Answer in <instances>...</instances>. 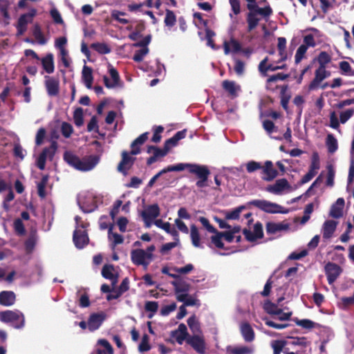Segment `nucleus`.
<instances>
[{
	"instance_id": "obj_1",
	"label": "nucleus",
	"mask_w": 354,
	"mask_h": 354,
	"mask_svg": "<svg viewBox=\"0 0 354 354\" xmlns=\"http://www.w3.org/2000/svg\"><path fill=\"white\" fill-rule=\"evenodd\" d=\"M263 2L264 3L263 7H259L257 1L247 3V8L249 10L247 15L249 31L255 28L261 19L268 21L272 14V9L269 3L266 0H263Z\"/></svg>"
},
{
	"instance_id": "obj_2",
	"label": "nucleus",
	"mask_w": 354,
	"mask_h": 354,
	"mask_svg": "<svg viewBox=\"0 0 354 354\" xmlns=\"http://www.w3.org/2000/svg\"><path fill=\"white\" fill-rule=\"evenodd\" d=\"M64 158L69 165L82 171H88L93 169L100 161V158L97 156H91L80 159L71 152H66Z\"/></svg>"
},
{
	"instance_id": "obj_3",
	"label": "nucleus",
	"mask_w": 354,
	"mask_h": 354,
	"mask_svg": "<svg viewBox=\"0 0 354 354\" xmlns=\"http://www.w3.org/2000/svg\"><path fill=\"white\" fill-rule=\"evenodd\" d=\"M155 250V246L151 245L146 250L142 249L133 250L131 252V258L133 263L138 266H143L147 268L149 264L152 261Z\"/></svg>"
},
{
	"instance_id": "obj_4",
	"label": "nucleus",
	"mask_w": 354,
	"mask_h": 354,
	"mask_svg": "<svg viewBox=\"0 0 354 354\" xmlns=\"http://www.w3.org/2000/svg\"><path fill=\"white\" fill-rule=\"evenodd\" d=\"M101 198L93 192L82 193L78 196V203L84 212H91L97 207Z\"/></svg>"
},
{
	"instance_id": "obj_5",
	"label": "nucleus",
	"mask_w": 354,
	"mask_h": 354,
	"mask_svg": "<svg viewBox=\"0 0 354 354\" xmlns=\"http://www.w3.org/2000/svg\"><path fill=\"white\" fill-rule=\"evenodd\" d=\"M0 320L5 323L10 324L16 328H22L24 326V316L19 310H6L0 313Z\"/></svg>"
},
{
	"instance_id": "obj_6",
	"label": "nucleus",
	"mask_w": 354,
	"mask_h": 354,
	"mask_svg": "<svg viewBox=\"0 0 354 354\" xmlns=\"http://www.w3.org/2000/svg\"><path fill=\"white\" fill-rule=\"evenodd\" d=\"M75 220L76 222L77 227L73 234V241L75 246L77 248L81 249L83 248L88 243V241L87 234L86 233L85 230H83L86 227L87 224H80V218L79 216H76L75 218Z\"/></svg>"
},
{
	"instance_id": "obj_7",
	"label": "nucleus",
	"mask_w": 354,
	"mask_h": 354,
	"mask_svg": "<svg viewBox=\"0 0 354 354\" xmlns=\"http://www.w3.org/2000/svg\"><path fill=\"white\" fill-rule=\"evenodd\" d=\"M146 227H150L160 215V207L157 204L148 205L140 213Z\"/></svg>"
},
{
	"instance_id": "obj_8",
	"label": "nucleus",
	"mask_w": 354,
	"mask_h": 354,
	"mask_svg": "<svg viewBox=\"0 0 354 354\" xmlns=\"http://www.w3.org/2000/svg\"><path fill=\"white\" fill-rule=\"evenodd\" d=\"M254 206L263 210L266 212L275 214V213H288L287 210H283V207L281 205L265 200H255L251 203Z\"/></svg>"
},
{
	"instance_id": "obj_9",
	"label": "nucleus",
	"mask_w": 354,
	"mask_h": 354,
	"mask_svg": "<svg viewBox=\"0 0 354 354\" xmlns=\"http://www.w3.org/2000/svg\"><path fill=\"white\" fill-rule=\"evenodd\" d=\"M266 191L275 195H282L292 191V187L285 178L277 180L274 184L268 185Z\"/></svg>"
},
{
	"instance_id": "obj_10",
	"label": "nucleus",
	"mask_w": 354,
	"mask_h": 354,
	"mask_svg": "<svg viewBox=\"0 0 354 354\" xmlns=\"http://www.w3.org/2000/svg\"><path fill=\"white\" fill-rule=\"evenodd\" d=\"M243 234L248 241L254 242L257 239L263 237L262 225L259 222H257L252 226L249 225L248 228L243 230Z\"/></svg>"
},
{
	"instance_id": "obj_11",
	"label": "nucleus",
	"mask_w": 354,
	"mask_h": 354,
	"mask_svg": "<svg viewBox=\"0 0 354 354\" xmlns=\"http://www.w3.org/2000/svg\"><path fill=\"white\" fill-rule=\"evenodd\" d=\"M175 289L178 300H183L190 290V285L183 279H178L171 282Z\"/></svg>"
},
{
	"instance_id": "obj_12",
	"label": "nucleus",
	"mask_w": 354,
	"mask_h": 354,
	"mask_svg": "<svg viewBox=\"0 0 354 354\" xmlns=\"http://www.w3.org/2000/svg\"><path fill=\"white\" fill-rule=\"evenodd\" d=\"M56 149L57 145L56 143L54 142L52 143L50 147L44 149L41 153L39 156L37 160V166L41 170L44 169L46 160H50L53 158Z\"/></svg>"
},
{
	"instance_id": "obj_13",
	"label": "nucleus",
	"mask_w": 354,
	"mask_h": 354,
	"mask_svg": "<svg viewBox=\"0 0 354 354\" xmlns=\"http://www.w3.org/2000/svg\"><path fill=\"white\" fill-rule=\"evenodd\" d=\"M44 85L48 95L55 96L59 93V80L58 77L45 75Z\"/></svg>"
},
{
	"instance_id": "obj_14",
	"label": "nucleus",
	"mask_w": 354,
	"mask_h": 354,
	"mask_svg": "<svg viewBox=\"0 0 354 354\" xmlns=\"http://www.w3.org/2000/svg\"><path fill=\"white\" fill-rule=\"evenodd\" d=\"M264 310L270 315H277L280 320H288L290 319L291 316L290 313H285L283 312L281 308L278 307L277 305L270 302L267 301L264 304Z\"/></svg>"
},
{
	"instance_id": "obj_15",
	"label": "nucleus",
	"mask_w": 354,
	"mask_h": 354,
	"mask_svg": "<svg viewBox=\"0 0 354 354\" xmlns=\"http://www.w3.org/2000/svg\"><path fill=\"white\" fill-rule=\"evenodd\" d=\"M330 75V73L326 70V66H319L315 72V77L309 85V89L313 90L316 88L324 80Z\"/></svg>"
},
{
	"instance_id": "obj_16",
	"label": "nucleus",
	"mask_w": 354,
	"mask_h": 354,
	"mask_svg": "<svg viewBox=\"0 0 354 354\" xmlns=\"http://www.w3.org/2000/svg\"><path fill=\"white\" fill-rule=\"evenodd\" d=\"M187 343L200 354H203L205 351V340L200 334L189 337L187 339Z\"/></svg>"
},
{
	"instance_id": "obj_17",
	"label": "nucleus",
	"mask_w": 354,
	"mask_h": 354,
	"mask_svg": "<svg viewBox=\"0 0 354 354\" xmlns=\"http://www.w3.org/2000/svg\"><path fill=\"white\" fill-rule=\"evenodd\" d=\"M37 11L35 9H31L28 13L22 15L18 21L17 30L19 34L22 35L27 28V25L31 23Z\"/></svg>"
},
{
	"instance_id": "obj_18",
	"label": "nucleus",
	"mask_w": 354,
	"mask_h": 354,
	"mask_svg": "<svg viewBox=\"0 0 354 354\" xmlns=\"http://www.w3.org/2000/svg\"><path fill=\"white\" fill-rule=\"evenodd\" d=\"M325 271L329 284H333L342 272V268L337 264L328 263L325 266Z\"/></svg>"
},
{
	"instance_id": "obj_19",
	"label": "nucleus",
	"mask_w": 354,
	"mask_h": 354,
	"mask_svg": "<svg viewBox=\"0 0 354 354\" xmlns=\"http://www.w3.org/2000/svg\"><path fill=\"white\" fill-rule=\"evenodd\" d=\"M109 73L111 79L106 76L104 77V82L105 86L109 88H113L120 86V75L118 72L111 65H109Z\"/></svg>"
},
{
	"instance_id": "obj_20",
	"label": "nucleus",
	"mask_w": 354,
	"mask_h": 354,
	"mask_svg": "<svg viewBox=\"0 0 354 354\" xmlns=\"http://www.w3.org/2000/svg\"><path fill=\"white\" fill-rule=\"evenodd\" d=\"M268 58L266 57L263 59L259 65V72L264 76L266 75V73L268 71H274L278 69H283L286 67V65L283 64H281L279 62L277 64L270 63L268 64Z\"/></svg>"
},
{
	"instance_id": "obj_21",
	"label": "nucleus",
	"mask_w": 354,
	"mask_h": 354,
	"mask_svg": "<svg viewBox=\"0 0 354 354\" xmlns=\"http://www.w3.org/2000/svg\"><path fill=\"white\" fill-rule=\"evenodd\" d=\"M171 337L180 345L189 337L187 326L184 324H180L178 328L171 332Z\"/></svg>"
},
{
	"instance_id": "obj_22",
	"label": "nucleus",
	"mask_w": 354,
	"mask_h": 354,
	"mask_svg": "<svg viewBox=\"0 0 354 354\" xmlns=\"http://www.w3.org/2000/svg\"><path fill=\"white\" fill-rule=\"evenodd\" d=\"M106 318L103 313H93L91 315L88 320V328L91 331H93L100 328Z\"/></svg>"
},
{
	"instance_id": "obj_23",
	"label": "nucleus",
	"mask_w": 354,
	"mask_h": 354,
	"mask_svg": "<svg viewBox=\"0 0 354 354\" xmlns=\"http://www.w3.org/2000/svg\"><path fill=\"white\" fill-rule=\"evenodd\" d=\"M262 173L264 174L263 179L266 181H271L275 178L278 172L273 167V164L271 161L267 160L265 162L264 165H262Z\"/></svg>"
},
{
	"instance_id": "obj_24",
	"label": "nucleus",
	"mask_w": 354,
	"mask_h": 354,
	"mask_svg": "<svg viewBox=\"0 0 354 354\" xmlns=\"http://www.w3.org/2000/svg\"><path fill=\"white\" fill-rule=\"evenodd\" d=\"M41 62L44 71L48 74H51L55 71L54 55L49 53L44 57L39 59Z\"/></svg>"
},
{
	"instance_id": "obj_25",
	"label": "nucleus",
	"mask_w": 354,
	"mask_h": 354,
	"mask_svg": "<svg viewBox=\"0 0 354 354\" xmlns=\"http://www.w3.org/2000/svg\"><path fill=\"white\" fill-rule=\"evenodd\" d=\"M93 354H113V349L107 340L100 339L97 341Z\"/></svg>"
},
{
	"instance_id": "obj_26",
	"label": "nucleus",
	"mask_w": 354,
	"mask_h": 354,
	"mask_svg": "<svg viewBox=\"0 0 354 354\" xmlns=\"http://www.w3.org/2000/svg\"><path fill=\"white\" fill-rule=\"evenodd\" d=\"M344 207V200L343 198H339L336 202L331 206L330 216L335 218H339L343 215V209Z\"/></svg>"
},
{
	"instance_id": "obj_27",
	"label": "nucleus",
	"mask_w": 354,
	"mask_h": 354,
	"mask_svg": "<svg viewBox=\"0 0 354 354\" xmlns=\"http://www.w3.org/2000/svg\"><path fill=\"white\" fill-rule=\"evenodd\" d=\"M338 223L335 221L328 220L324 222L322 227V234L324 239H328L332 237L335 232Z\"/></svg>"
},
{
	"instance_id": "obj_28",
	"label": "nucleus",
	"mask_w": 354,
	"mask_h": 354,
	"mask_svg": "<svg viewBox=\"0 0 354 354\" xmlns=\"http://www.w3.org/2000/svg\"><path fill=\"white\" fill-rule=\"evenodd\" d=\"M223 48L225 55H228L230 53L234 54L241 51V46L238 41L231 39L230 41H224Z\"/></svg>"
},
{
	"instance_id": "obj_29",
	"label": "nucleus",
	"mask_w": 354,
	"mask_h": 354,
	"mask_svg": "<svg viewBox=\"0 0 354 354\" xmlns=\"http://www.w3.org/2000/svg\"><path fill=\"white\" fill-rule=\"evenodd\" d=\"M188 171L193 174H195L198 178L209 176V171L207 166L201 165L197 164H190L188 168Z\"/></svg>"
},
{
	"instance_id": "obj_30",
	"label": "nucleus",
	"mask_w": 354,
	"mask_h": 354,
	"mask_svg": "<svg viewBox=\"0 0 354 354\" xmlns=\"http://www.w3.org/2000/svg\"><path fill=\"white\" fill-rule=\"evenodd\" d=\"M16 300V295L12 291H2L0 292V304L4 306L13 305Z\"/></svg>"
},
{
	"instance_id": "obj_31",
	"label": "nucleus",
	"mask_w": 354,
	"mask_h": 354,
	"mask_svg": "<svg viewBox=\"0 0 354 354\" xmlns=\"http://www.w3.org/2000/svg\"><path fill=\"white\" fill-rule=\"evenodd\" d=\"M254 353L253 346H228L226 348L227 354H252Z\"/></svg>"
},
{
	"instance_id": "obj_32",
	"label": "nucleus",
	"mask_w": 354,
	"mask_h": 354,
	"mask_svg": "<svg viewBox=\"0 0 354 354\" xmlns=\"http://www.w3.org/2000/svg\"><path fill=\"white\" fill-rule=\"evenodd\" d=\"M82 80L87 88H92V84L93 82L92 69L86 65L84 66L82 71Z\"/></svg>"
},
{
	"instance_id": "obj_33",
	"label": "nucleus",
	"mask_w": 354,
	"mask_h": 354,
	"mask_svg": "<svg viewBox=\"0 0 354 354\" xmlns=\"http://www.w3.org/2000/svg\"><path fill=\"white\" fill-rule=\"evenodd\" d=\"M122 156V159L118 165V170L123 174H126L127 169L132 165L134 159L126 151H123Z\"/></svg>"
},
{
	"instance_id": "obj_34",
	"label": "nucleus",
	"mask_w": 354,
	"mask_h": 354,
	"mask_svg": "<svg viewBox=\"0 0 354 354\" xmlns=\"http://www.w3.org/2000/svg\"><path fill=\"white\" fill-rule=\"evenodd\" d=\"M102 274L104 278L111 280L113 284L117 283V274L113 266H104L102 270Z\"/></svg>"
},
{
	"instance_id": "obj_35",
	"label": "nucleus",
	"mask_w": 354,
	"mask_h": 354,
	"mask_svg": "<svg viewBox=\"0 0 354 354\" xmlns=\"http://www.w3.org/2000/svg\"><path fill=\"white\" fill-rule=\"evenodd\" d=\"M190 238L192 243L195 248H203V245L201 241V236L198 230L195 225H192L190 226Z\"/></svg>"
},
{
	"instance_id": "obj_36",
	"label": "nucleus",
	"mask_w": 354,
	"mask_h": 354,
	"mask_svg": "<svg viewBox=\"0 0 354 354\" xmlns=\"http://www.w3.org/2000/svg\"><path fill=\"white\" fill-rule=\"evenodd\" d=\"M148 138V133H144L137 138L131 144V151L132 155H137L140 153L139 147L142 145Z\"/></svg>"
},
{
	"instance_id": "obj_37",
	"label": "nucleus",
	"mask_w": 354,
	"mask_h": 354,
	"mask_svg": "<svg viewBox=\"0 0 354 354\" xmlns=\"http://www.w3.org/2000/svg\"><path fill=\"white\" fill-rule=\"evenodd\" d=\"M241 334L246 342H252L254 338V331L248 323H243L240 326Z\"/></svg>"
},
{
	"instance_id": "obj_38",
	"label": "nucleus",
	"mask_w": 354,
	"mask_h": 354,
	"mask_svg": "<svg viewBox=\"0 0 354 354\" xmlns=\"http://www.w3.org/2000/svg\"><path fill=\"white\" fill-rule=\"evenodd\" d=\"M288 228V225L282 223H268L266 226L267 232L270 234H275Z\"/></svg>"
},
{
	"instance_id": "obj_39",
	"label": "nucleus",
	"mask_w": 354,
	"mask_h": 354,
	"mask_svg": "<svg viewBox=\"0 0 354 354\" xmlns=\"http://www.w3.org/2000/svg\"><path fill=\"white\" fill-rule=\"evenodd\" d=\"M32 35L39 44L44 45L47 43L48 39L44 37L41 29L38 24H35L34 26L32 29Z\"/></svg>"
},
{
	"instance_id": "obj_40",
	"label": "nucleus",
	"mask_w": 354,
	"mask_h": 354,
	"mask_svg": "<svg viewBox=\"0 0 354 354\" xmlns=\"http://www.w3.org/2000/svg\"><path fill=\"white\" fill-rule=\"evenodd\" d=\"M150 338L149 336L147 334H145L142 335L141 338V341L138 345V351L140 353H143L145 352H147L150 351L151 348V344H150Z\"/></svg>"
},
{
	"instance_id": "obj_41",
	"label": "nucleus",
	"mask_w": 354,
	"mask_h": 354,
	"mask_svg": "<svg viewBox=\"0 0 354 354\" xmlns=\"http://www.w3.org/2000/svg\"><path fill=\"white\" fill-rule=\"evenodd\" d=\"M326 145L328 151L330 153H333L337 150L338 144L337 139L332 134H328L326 138Z\"/></svg>"
},
{
	"instance_id": "obj_42",
	"label": "nucleus",
	"mask_w": 354,
	"mask_h": 354,
	"mask_svg": "<svg viewBox=\"0 0 354 354\" xmlns=\"http://www.w3.org/2000/svg\"><path fill=\"white\" fill-rule=\"evenodd\" d=\"M223 86L231 95H236V92L240 90V86L233 81L225 80L223 82Z\"/></svg>"
},
{
	"instance_id": "obj_43",
	"label": "nucleus",
	"mask_w": 354,
	"mask_h": 354,
	"mask_svg": "<svg viewBox=\"0 0 354 354\" xmlns=\"http://www.w3.org/2000/svg\"><path fill=\"white\" fill-rule=\"evenodd\" d=\"M48 181V176H44L39 183H37L38 194L41 198H44L46 196V187Z\"/></svg>"
},
{
	"instance_id": "obj_44",
	"label": "nucleus",
	"mask_w": 354,
	"mask_h": 354,
	"mask_svg": "<svg viewBox=\"0 0 354 354\" xmlns=\"http://www.w3.org/2000/svg\"><path fill=\"white\" fill-rule=\"evenodd\" d=\"M277 47L279 53V55L281 56V61H284L286 59V39L284 37H279L278 38V44Z\"/></svg>"
},
{
	"instance_id": "obj_45",
	"label": "nucleus",
	"mask_w": 354,
	"mask_h": 354,
	"mask_svg": "<svg viewBox=\"0 0 354 354\" xmlns=\"http://www.w3.org/2000/svg\"><path fill=\"white\" fill-rule=\"evenodd\" d=\"M187 324L194 335L201 333L200 325L195 316H192L188 319Z\"/></svg>"
},
{
	"instance_id": "obj_46",
	"label": "nucleus",
	"mask_w": 354,
	"mask_h": 354,
	"mask_svg": "<svg viewBox=\"0 0 354 354\" xmlns=\"http://www.w3.org/2000/svg\"><path fill=\"white\" fill-rule=\"evenodd\" d=\"M319 167V157L318 153L317 152H315L312 155L311 163L309 171H313V173H314L316 175Z\"/></svg>"
},
{
	"instance_id": "obj_47",
	"label": "nucleus",
	"mask_w": 354,
	"mask_h": 354,
	"mask_svg": "<svg viewBox=\"0 0 354 354\" xmlns=\"http://www.w3.org/2000/svg\"><path fill=\"white\" fill-rule=\"evenodd\" d=\"M341 73L344 75L353 76L354 71L352 70L350 64L348 62L342 61L339 63Z\"/></svg>"
},
{
	"instance_id": "obj_48",
	"label": "nucleus",
	"mask_w": 354,
	"mask_h": 354,
	"mask_svg": "<svg viewBox=\"0 0 354 354\" xmlns=\"http://www.w3.org/2000/svg\"><path fill=\"white\" fill-rule=\"evenodd\" d=\"M92 48L100 54H108L111 52L110 47L104 43H95L92 44Z\"/></svg>"
},
{
	"instance_id": "obj_49",
	"label": "nucleus",
	"mask_w": 354,
	"mask_h": 354,
	"mask_svg": "<svg viewBox=\"0 0 354 354\" xmlns=\"http://www.w3.org/2000/svg\"><path fill=\"white\" fill-rule=\"evenodd\" d=\"M125 15V12H120L116 10H114L111 12V17L122 24H127L129 22V21L127 19L123 17Z\"/></svg>"
},
{
	"instance_id": "obj_50",
	"label": "nucleus",
	"mask_w": 354,
	"mask_h": 354,
	"mask_svg": "<svg viewBox=\"0 0 354 354\" xmlns=\"http://www.w3.org/2000/svg\"><path fill=\"white\" fill-rule=\"evenodd\" d=\"M331 61V57L328 53L325 51L321 52L317 57V62L319 63V66H326V64L330 63Z\"/></svg>"
},
{
	"instance_id": "obj_51",
	"label": "nucleus",
	"mask_w": 354,
	"mask_h": 354,
	"mask_svg": "<svg viewBox=\"0 0 354 354\" xmlns=\"http://www.w3.org/2000/svg\"><path fill=\"white\" fill-rule=\"evenodd\" d=\"M244 166L245 167L246 170L248 173L254 172L262 168L261 163L254 160L248 161L244 165Z\"/></svg>"
},
{
	"instance_id": "obj_52",
	"label": "nucleus",
	"mask_w": 354,
	"mask_h": 354,
	"mask_svg": "<svg viewBox=\"0 0 354 354\" xmlns=\"http://www.w3.org/2000/svg\"><path fill=\"white\" fill-rule=\"evenodd\" d=\"M145 308L146 311L151 313L149 317L151 318L158 310V304L157 301H147L145 305Z\"/></svg>"
},
{
	"instance_id": "obj_53",
	"label": "nucleus",
	"mask_w": 354,
	"mask_h": 354,
	"mask_svg": "<svg viewBox=\"0 0 354 354\" xmlns=\"http://www.w3.org/2000/svg\"><path fill=\"white\" fill-rule=\"evenodd\" d=\"M73 119L77 127H81L84 124L83 110L82 108L75 109L73 113Z\"/></svg>"
},
{
	"instance_id": "obj_54",
	"label": "nucleus",
	"mask_w": 354,
	"mask_h": 354,
	"mask_svg": "<svg viewBox=\"0 0 354 354\" xmlns=\"http://www.w3.org/2000/svg\"><path fill=\"white\" fill-rule=\"evenodd\" d=\"M189 166V163H178L176 165L169 166L167 168H165L164 169L166 173L169 171H180L185 169H188Z\"/></svg>"
},
{
	"instance_id": "obj_55",
	"label": "nucleus",
	"mask_w": 354,
	"mask_h": 354,
	"mask_svg": "<svg viewBox=\"0 0 354 354\" xmlns=\"http://www.w3.org/2000/svg\"><path fill=\"white\" fill-rule=\"evenodd\" d=\"M149 53V48L148 47H142L141 49L137 50L133 57V59L135 61V62H141L144 57L148 54Z\"/></svg>"
},
{
	"instance_id": "obj_56",
	"label": "nucleus",
	"mask_w": 354,
	"mask_h": 354,
	"mask_svg": "<svg viewBox=\"0 0 354 354\" xmlns=\"http://www.w3.org/2000/svg\"><path fill=\"white\" fill-rule=\"evenodd\" d=\"M307 50L306 46L301 45L298 48L295 56L296 64H299L305 57Z\"/></svg>"
},
{
	"instance_id": "obj_57",
	"label": "nucleus",
	"mask_w": 354,
	"mask_h": 354,
	"mask_svg": "<svg viewBox=\"0 0 354 354\" xmlns=\"http://www.w3.org/2000/svg\"><path fill=\"white\" fill-rule=\"evenodd\" d=\"M176 21V15L174 13V12L171 10H167L165 18V23L167 26L171 27L173 26Z\"/></svg>"
},
{
	"instance_id": "obj_58",
	"label": "nucleus",
	"mask_w": 354,
	"mask_h": 354,
	"mask_svg": "<svg viewBox=\"0 0 354 354\" xmlns=\"http://www.w3.org/2000/svg\"><path fill=\"white\" fill-rule=\"evenodd\" d=\"M214 236L211 238L212 243L218 248H223L224 245L222 242L223 232H216Z\"/></svg>"
},
{
	"instance_id": "obj_59",
	"label": "nucleus",
	"mask_w": 354,
	"mask_h": 354,
	"mask_svg": "<svg viewBox=\"0 0 354 354\" xmlns=\"http://www.w3.org/2000/svg\"><path fill=\"white\" fill-rule=\"evenodd\" d=\"M354 114V109H350L340 113L339 122L342 124L346 123Z\"/></svg>"
},
{
	"instance_id": "obj_60",
	"label": "nucleus",
	"mask_w": 354,
	"mask_h": 354,
	"mask_svg": "<svg viewBox=\"0 0 354 354\" xmlns=\"http://www.w3.org/2000/svg\"><path fill=\"white\" fill-rule=\"evenodd\" d=\"M59 57L62 62L66 68H68L71 65V58L68 55L67 50H59Z\"/></svg>"
},
{
	"instance_id": "obj_61",
	"label": "nucleus",
	"mask_w": 354,
	"mask_h": 354,
	"mask_svg": "<svg viewBox=\"0 0 354 354\" xmlns=\"http://www.w3.org/2000/svg\"><path fill=\"white\" fill-rule=\"evenodd\" d=\"M285 346V342L281 340H274L271 343V346L273 348L274 354H281L283 347Z\"/></svg>"
},
{
	"instance_id": "obj_62",
	"label": "nucleus",
	"mask_w": 354,
	"mask_h": 354,
	"mask_svg": "<svg viewBox=\"0 0 354 354\" xmlns=\"http://www.w3.org/2000/svg\"><path fill=\"white\" fill-rule=\"evenodd\" d=\"M67 44V39L66 37H60L55 39V47L59 50H66V45Z\"/></svg>"
},
{
	"instance_id": "obj_63",
	"label": "nucleus",
	"mask_w": 354,
	"mask_h": 354,
	"mask_svg": "<svg viewBox=\"0 0 354 354\" xmlns=\"http://www.w3.org/2000/svg\"><path fill=\"white\" fill-rule=\"evenodd\" d=\"M223 237H224L228 243L233 242L234 240L238 243L241 240V236L239 234H234L231 232H223Z\"/></svg>"
},
{
	"instance_id": "obj_64",
	"label": "nucleus",
	"mask_w": 354,
	"mask_h": 354,
	"mask_svg": "<svg viewBox=\"0 0 354 354\" xmlns=\"http://www.w3.org/2000/svg\"><path fill=\"white\" fill-rule=\"evenodd\" d=\"M176 309V304L173 302L169 305L164 306L160 310V314L162 316H167L171 312L174 311Z\"/></svg>"
}]
</instances>
